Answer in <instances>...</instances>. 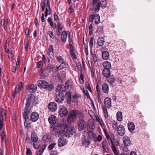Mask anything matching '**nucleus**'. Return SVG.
<instances>
[{
    "mask_svg": "<svg viewBox=\"0 0 155 155\" xmlns=\"http://www.w3.org/2000/svg\"><path fill=\"white\" fill-rule=\"evenodd\" d=\"M66 91V89L64 85L62 84H59L56 88V93H62Z\"/></svg>",
    "mask_w": 155,
    "mask_h": 155,
    "instance_id": "4468645a",
    "label": "nucleus"
},
{
    "mask_svg": "<svg viewBox=\"0 0 155 155\" xmlns=\"http://www.w3.org/2000/svg\"><path fill=\"white\" fill-rule=\"evenodd\" d=\"M111 140V143L112 144L111 145V148L114 154L115 155H119L118 153L117 152L116 148L115 147V145H114V143H113L112 140L110 139Z\"/></svg>",
    "mask_w": 155,
    "mask_h": 155,
    "instance_id": "c9c22d12",
    "label": "nucleus"
},
{
    "mask_svg": "<svg viewBox=\"0 0 155 155\" xmlns=\"http://www.w3.org/2000/svg\"><path fill=\"white\" fill-rule=\"evenodd\" d=\"M79 81L80 84H83L84 83V77L83 74L81 73L80 74Z\"/></svg>",
    "mask_w": 155,
    "mask_h": 155,
    "instance_id": "8fccbe9b",
    "label": "nucleus"
},
{
    "mask_svg": "<svg viewBox=\"0 0 155 155\" xmlns=\"http://www.w3.org/2000/svg\"><path fill=\"white\" fill-rule=\"evenodd\" d=\"M107 81L110 84H113L115 82V79L114 77L112 75L110 78H107Z\"/></svg>",
    "mask_w": 155,
    "mask_h": 155,
    "instance_id": "c03bdc74",
    "label": "nucleus"
},
{
    "mask_svg": "<svg viewBox=\"0 0 155 155\" xmlns=\"http://www.w3.org/2000/svg\"><path fill=\"white\" fill-rule=\"evenodd\" d=\"M128 129L130 132L132 133L134 130L135 126L133 123L129 122L127 124Z\"/></svg>",
    "mask_w": 155,
    "mask_h": 155,
    "instance_id": "5701e85b",
    "label": "nucleus"
},
{
    "mask_svg": "<svg viewBox=\"0 0 155 155\" xmlns=\"http://www.w3.org/2000/svg\"><path fill=\"white\" fill-rule=\"evenodd\" d=\"M50 66H46L45 68L42 69L40 72V75L42 78H45L49 75L50 72Z\"/></svg>",
    "mask_w": 155,
    "mask_h": 155,
    "instance_id": "20e7f679",
    "label": "nucleus"
},
{
    "mask_svg": "<svg viewBox=\"0 0 155 155\" xmlns=\"http://www.w3.org/2000/svg\"><path fill=\"white\" fill-rule=\"evenodd\" d=\"M104 76L106 78H108L110 75V69H104L102 71Z\"/></svg>",
    "mask_w": 155,
    "mask_h": 155,
    "instance_id": "b1692460",
    "label": "nucleus"
},
{
    "mask_svg": "<svg viewBox=\"0 0 155 155\" xmlns=\"http://www.w3.org/2000/svg\"><path fill=\"white\" fill-rule=\"evenodd\" d=\"M78 122V129L79 130H83L85 129L86 127V125L84 120L81 118Z\"/></svg>",
    "mask_w": 155,
    "mask_h": 155,
    "instance_id": "39448f33",
    "label": "nucleus"
},
{
    "mask_svg": "<svg viewBox=\"0 0 155 155\" xmlns=\"http://www.w3.org/2000/svg\"><path fill=\"white\" fill-rule=\"evenodd\" d=\"M29 41L28 39L25 40L24 42V43L25 45V48L26 50L28 49V45Z\"/></svg>",
    "mask_w": 155,
    "mask_h": 155,
    "instance_id": "680f3d73",
    "label": "nucleus"
},
{
    "mask_svg": "<svg viewBox=\"0 0 155 155\" xmlns=\"http://www.w3.org/2000/svg\"><path fill=\"white\" fill-rule=\"evenodd\" d=\"M88 113L91 117L92 118H93L95 116L94 112L91 110H88Z\"/></svg>",
    "mask_w": 155,
    "mask_h": 155,
    "instance_id": "6e6d98bb",
    "label": "nucleus"
},
{
    "mask_svg": "<svg viewBox=\"0 0 155 155\" xmlns=\"http://www.w3.org/2000/svg\"><path fill=\"white\" fill-rule=\"evenodd\" d=\"M82 142L83 146L87 147L91 143V140L85 137L82 139Z\"/></svg>",
    "mask_w": 155,
    "mask_h": 155,
    "instance_id": "f3484780",
    "label": "nucleus"
},
{
    "mask_svg": "<svg viewBox=\"0 0 155 155\" xmlns=\"http://www.w3.org/2000/svg\"><path fill=\"white\" fill-rule=\"evenodd\" d=\"M65 77L66 73L64 71H62L60 73L55 76L56 78H58L61 80L64 79Z\"/></svg>",
    "mask_w": 155,
    "mask_h": 155,
    "instance_id": "412c9836",
    "label": "nucleus"
},
{
    "mask_svg": "<svg viewBox=\"0 0 155 155\" xmlns=\"http://www.w3.org/2000/svg\"><path fill=\"white\" fill-rule=\"evenodd\" d=\"M67 37V32L65 31H63L62 32L61 36V41L63 43H64L66 42Z\"/></svg>",
    "mask_w": 155,
    "mask_h": 155,
    "instance_id": "c85d7f7f",
    "label": "nucleus"
},
{
    "mask_svg": "<svg viewBox=\"0 0 155 155\" xmlns=\"http://www.w3.org/2000/svg\"><path fill=\"white\" fill-rule=\"evenodd\" d=\"M48 22L49 23L50 25L53 28H56V25L55 24L53 23L52 19L50 17H49L48 19Z\"/></svg>",
    "mask_w": 155,
    "mask_h": 155,
    "instance_id": "a19ab883",
    "label": "nucleus"
},
{
    "mask_svg": "<svg viewBox=\"0 0 155 155\" xmlns=\"http://www.w3.org/2000/svg\"><path fill=\"white\" fill-rule=\"evenodd\" d=\"M31 140L34 143H36L38 140V137L37 134L35 132L32 133Z\"/></svg>",
    "mask_w": 155,
    "mask_h": 155,
    "instance_id": "bb28decb",
    "label": "nucleus"
},
{
    "mask_svg": "<svg viewBox=\"0 0 155 155\" xmlns=\"http://www.w3.org/2000/svg\"><path fill=\"white\" fill-rule=\"evenodd\" d=\"M80 96L79 94H75L72 98V101L74 103H76L78 101V99L79 97Z\"/></svg>",
    "mask_w": 155,
    "mask_h": 155,
    "instance_id": "37998d69",
    "label": "nucleus"
},
{
    "mask_svg": "<svg viewBox=\"0 0 155 155\" xmlns=\"http://www.w3.org/2000/svg\"><path fill=\"white\" fill-rule=\"evenodd\" d=\"M103 65L104 69H110L111 68V64L108 61L104 62L103 63Z\"/></svg>",
    "mask_w": 155,
    "mask_h": 155,
    "instance_id": "7c9ffc66",
    "label": "nucleus"
},
{
    "mask_svg": "<svg viewBox=\"0 0 155 155\" xmlns=\"http://www.w3.org/2000/svg\"><path fill=\"white\" fill-rule=\"evenodd\" d=\"M8 44L7 43L5 46V51L8 54L10 52H12L11 51L9 50V49L8 48V46L7 45H8Z\"/></svg>",
    "mask_w": 155,
    "mask_h": 155,
    "instance_id": "052dcab7",
    "label": "nucleus"
},
{
    "mask_svg": "<svg viewBox=\"0 0 155 155\" xmlns=\"http://www.w3.org/2000/svg\"><path fill=\"white\" fill-rule=\"evenodd\" d=\"M37 84L38 87L50 91H51L54 88L53 85L49 84L48 82L43 80H38L37 81Z\"/></svg>",
    "mask_w": 155,
    "mask_h": 155,
    "instance_id": "7ed1b4c3",
    "label": "nucleus"
},
{
    "mask_svg": "<svg viewBox=\"0 0 155 155\" xmlns=\"http://www.w3.org/2000/svg\"><path fill=\"white\" fill-rule=\"evenodd\" d=\"M31 102H32L31 100V99L30 97H28L27 98V103H26V106L27 107H27L25 110H26L27 108H30L29 107V106L30 105V104ZM30 108H31V110L32 111V109H31L32 107H30Z\"/></svg>",
    "mask_w": 155,
    "mask_h": 155,
    "instance_id": "de8ad7c7",
    "label": "nucleus"
},
{
    "mask_svg": "<svg viewBox=\"0 0 155 155\" xmlns=\"http://www.w3.org/2000/svg\"><path fill=\"white\" fill-rule=\"evenodd\" d=\"M123 141L125 146H129L130 145L131 140L130 138L127 136H125L123 137Z\"/></svg>",
    "mask_w": 155,
    "mask_h": 155,
    "instance_id": "ddd939ff",
    "label": "nucleus"
},
{
    "mask_svg": "<svg viewBox=\"0 0 155 155\" xmlns=\"http://www.w3.org/2000/svg\"><path fill=\"white\" fill-rule=\"evenodd\" d=\"M64 95L62 93H60L57 94L55 100L57 102L61 103L64 100Z\"/></svg>",
    "mask_w": 155,
    "mask_h": 155,
    "instance_id": "1a4fd4ad",
    "label": "nucleus"
},
{
    "mask_svg": "<svg viewBox=\"0 0 155 155\" xmlns=\"http://www.w3.org/2000/svg\"><path fill=\"white\" fill-rule=\"evenodd\" d=\"M51 137L50 135L46 134L43 137V140L46 142H48L51 140Z\"/></svg>",
    "mask_w": 155,
    "mask_h": 155,
    "instance_id": "49530a36",
    "label": "nucleus"
},
{
    "mask_svg": "<svg viewBox=\"0 0 155 155\" xmlns=\"http://www.w3.org/2000/svg\"><path fill=\"white\" fill-rule=\"evenodd\" d=\"M43 65V63L42 61H39L37 63V67L38 68H40Z\"/></svg>",
    "mask_w": 155,
    "mask_h": 155,
    "instance_id": "bf43d9fd",
    "label": "nucleus"
},
{
    "mask_svg": "<svg viewBox=\"0 0 155 155\" xmlns=\"http://www.w3.org/2000/svg\"><path fill=\"white\" fill-rule=\"evenodd\" d=\"M46 3H45V2H42L41 3L42 8V11L44 12L45 10V7H46Z\"/></svg>",
    "mask_w": 155,
    "mask_h": 155,
    "instance_id": "13d9d810",
    "label": "nucleus"
},
{
    "mask_svg": "<svg viewBox=\"0 0 155 155\" xmlns=\"http://www.w3.org/2000/svg\"><path fill=\"white\" fill-rule=\"evenodd\" d=\"M31 112L32 110L31 108H28L26 110H24L22 112L23 117L25 120L24 123L25 126L27 128H29L31 126L30 121L28 119V118L29 114Z\"/></svg>",
    "mask_w": 155,
    "mask_h": 155,
    "instance_id": "f03ea898",
    "label": "nucleus"
},
{
    "mask_svg": "<svg viewBox=\"0 0 155 155\" xmlns=\"http://www.w3.org/2000/svg\"><path fill=\"white\" fill-rule=\"evenodd\" d=\"M68 65L67 63L64 61L61 62V64L59 65L58 67L60 69H62L63 68L67 67Z\"/></svg>",
    "mask_w": 155,
    "mask_h": 155,
    "instance_id": "58836bf2",
    "label": "nucleus"
},
{
    "mask_svg": "<svg viewBox=\"0 0 155 155\" xmlns=\"http://www.w3.org/2000/svg\"><path fill=\"white\" fill-rule=\"evenodd\" d=\"M39 118V115L36 112H32L31 115V120L33 122H35Z\"/></svg>",
    "mask_w": 155,
    "mask_h": 155,
    "instance_id": "2eb2a0df",
    "label": "nucleus"
},
{
    "mask_svg": "<svg viewBox=\"0 0 155 155\" xmlns=\"http://www.w3.org/2000/svg\"><path fill=\"white\" fill-rule=\"evenodd\" d=\"M57 60L60 63L64 61V59L62 56H56Z\"/></svg>",
    "mask_w": 155,
    "mask_h": 155,
    "instance_id": "09e8293b",
    "label": "nucleus"
},
{
    "mask_svg": "<svg viewBox=\"0 0 155 155\" xmlns=\"http://www.w3.org/2000/svg\"><path fill=\"white\" fill-rule=\"evenodd\" d=\"M70 53L72 57H73L75 59L77 57L75 53L73 46L70 47Z\"/></svg>",
    "mask_w": 155,
    "mask_h": 155,
    "instance_id": "c756f323",
    "label": "nucleus"
},
{
    "mask_svg": "<svg viewBox=\"0 0 155 155\" xmlns=\"http://www.w3.org/2000/svg\"><path fill=\"white\" fill-rule=\"evenodd\" d=\"M117 131L119 135L123 136L125 133V129L123 125H120L117 127Z\"/></svg>",
    "mask_w": 155,
    "mask_h": 155,
    "instance_id": "6e6552de",
    "label": "nucleus"
},
{
    "mask_svg": "<svg viewBox=\"0 0 155 155\" xmlns=\"http://www.w3.org/2000/svg\"><path fill=\"white\" fill-rule=\"evenodd\" d=\"M110 147L109 141H104L102 142V147L105 151L108 150Z\"/></svg>",
    "mask_w": 155,
    "mask_h": 155,
    "instance_id": "6ab92c4d",
    "label": "nucleus"
},
{
    "mask_svg": "<svg viewBox=\"0 0 155 155\" xmlns=\"http://www.w3.org/2000/svg\"><path fill=\"white\" fill-rule=\"evenodd\" d=\"M106 0H103L102 3H101L102 8H105L107 6Z\"/></svg>",
    "mask_w": 155,
    "mask_h": 155,
    "instance_id": "5fc2aeb1",
    "label": "nucleus"
},
{
    "mask_svg": "<svg viewBox=\"0 0 155 155\" xmlns=\"http://www.w3.org/2000/svg\"><path fill=\"white\" fill-rule=\"evenodd\" d=\"M97 32L100 34H103L104 32L103 27L102 26H99L97 28Z\"/></svg>",
    "mask_w": 155,
    "mask_h": 155,
    "instance_id": "603ef678",
    "label": "nucleus"
},
{
    "mask_svg": "<svg viewBox=\"0 0 155 155\" xmlns=\"http://www.w3.org/2000/svg\"><path fill=\"white\" fill-rule=\"evenodd\" d=\"M102 87L104 93L107 94L109 91V86L108 84L106 83L102 85Z\"/></svg>",
    "mask_w": 155,
    "mask_h": 155,
    "instance_id": "a878e982",
    "label": "nucleus"
},
{
    "mask_svg": "<svg viewBox=\"0 0 155 155\" xmlns=\"http://www.w3.org/2000/svg\"><path fill=\"white\" fill-rule=\"evenodd\" d=\"M77 117L79 118H83L84 115L80 111L78 110H73L69 112L67 121L70 122H74L76 119Z\"/></svg>",
    "mask_w": 155,
    "mask_h": 155,
    "instance_id": "f257e3e1",
    "label": "nucleus"
},
{
    "mask_svg": "<svg viewBox=\"0 0 155 155\" xmlns=\"http://www.w3.org/2000/svg\"><path fill=\"white\" fill-rule=\"evenodd\" d=\"M29 41L28 39L25 40L24 42V43L25 45V48L26 50L28 49V45Z\"/></svg>",
    "mask_w": 155,
    "mask_h": 155,
    "instance_id": "e2e57ef3",
    "label": "nucleus"
},
{
    "mask_svg": "<svg viewBox=\"0 0 155 155\" xmlns=\"http://www.w3.org/2000/svg\"><path fill=\"white\" fill-rule=\"evenodd\" d=\"M92 28L93 26L92 24H90L89 27V34L90 35H91L92 34Z\"/></svg>",
    "mask_w": 155,
    "mask_h": 155,
    "instance_id": "69168bd1",
    "label": "nucleus"
},
{
    "mask_svg": "<svg viewBox=\"0 0 155 155\" xmlns=\"http://www.w3.org/2000/svg\"><path fill=\"white\" fill-rule=\"evenodd\" d=\"M104 39L103 37L99 38L97 40V44L99 46H102L104 44Z\"/></svg>",
    "mask_w": 155,
    "mask_h": 155,
    "instance_id": "72a5a7b5",
    "label": "nucleus"
},
{
    "mask_svg": "<svg viewBox=\"0 0 155 155\" xmlns=\"http://www.w3.org/2000/svg\"><path fill=\"white\" fill-rule=\"evenodd\" d=\"M6 111L3 108H2L1 110V116L0 118H1L4 120H5L6 118Z\"/></svg>",
    "mask_w": 155,
    "mask_h": 155,
    "instance_id": "cd10ccee",
    "label": "nucleus"
},
{
    "mask_svg": "<svg viewBox=\"0 0 155 155\" xmlns=\"http://www.w3.org/2000/svg\"><path fill=\"white\" fill-rule=\"evenodd\" d=\"M101 5V2H100L98 3L96 5L95 8V12H98L100 9Z\"/></svg>",
    "mask_w": 155,
    "mask_h": 155,
    "instance_id": "864d4df0",
    "label": "nucleus"
},
{
    "mask_svg": "<svg viewBox=\"0 0 155 155\" xmlns=\"http://www.w3.org/2000/svg\"><path fill=\"white\" fill-rule=\"evenodd\" d=\"M31 99V101L34 104H37L38 102V99L37 97H36L34 96L33 97L30 96Z\"/></svg>",
    "mask_w": 155,
    "mask_h": 155,
    "instance_id": "a18cd8bd",
    "label": "nucleus"
},
{
    "mask_svg": "<svg viewBox=\"0 0 155 155\" xmlns=\"http://www.w3.org/2000/svg\"><path fill=\"white\" fill-rule=\"evenodd\" d=\"M58 30L59 31L62 30L63 29L62 25H61L60 22H58Z\"/></svg>",
    "mask_w": 155,
    "mask_h": 155,
    "instance_id": "774afa93",
    "label": "nucleus"
},
{
    "mask_svg": "<svg viewBox=\"0 0 155 155\" xmlns=\"http://www.w3.org/2000/svg\"><path fill=\"white\" fill-rule=\"evenodd\" d=\"M71 94L70 91H67L65 94V97L67 99V103L68 104H70L71 102Z\"/></svg>",
    "mask_w": 155,
    "mask_h": 155,
    "instance_id": "393cba45",
    "label": "nucleus"
},
{
    "mask_svg": "<svg viewBox=\"0 0 155 155\" xmlns=\"http://www.w3.org/2000/svg\"><path fill=\"white\" fill-rule=\"evenodd\" d=\"M102 56L104 60H106L108 59L109 55L107 51H105L102 52Z\"/></svg>",
    "mask_w": 155,
    "mask_h": 155,
    "instance_id": "473e14b6",
    "label": "nucleus"
},
{
    "mask_svg": "<svg viewBox=\"0 0 155 155\" xmlns=\"http://www.w3.org/2000/svg\"><path fill=\"white\" fill-rule=\"evenodd\" d=\"M95 122L93 119L89 120L87 123V126L88 128L92 130H94L95 128Z\"/></svg>",
    "mask_w": 155,
    "mask_h": 155,
    "instance_id": "9d476101",
    "label": "nucleus"
},
{
    "mask_svg": "<svg viewBox=\"0 0 155 155\" xmlns=\"http://www.w3.org/2000/svg\"><path fill=\"white\" fill-rule=\"evenodd\" d=\"M104 104L105 106L110 108L111 106V99L109 97H106L104 100Z\"/></svg>",
    "mask_w": 155,
    "mask_h": 155,
    "instance_id": "a211bd4d",
    "label": "nucleus"
},
{
    "mask_svg": "<svg viewBox=\"0 0 155 155\" xmlns=\"http://www.w3.org/2000/svg\"><path fill=\"white\" fill-rule=\"evenodd\" d=\"M26 88L30 92H35L37 90V87L36 85L31 84L28 85Z\"/></svg>",
    "mask_w": 155,
    "mask_h": 155,
    "instance_id": "dca6fc26",
    "label": "nucleus"
},
{
    "mask_svg": "<svg viewBox=\"0 0 155 155\" xmlns=\"http://www.w3.org/2000/svg\"><path fill=\"white\" fill-rule=\"evenodd\" d=\"M50 69H52V77H54L55 75V73L57 72V71H58V69H59V67H51V66H50Z\"/></svg>",
    "mask_w": 155,
    "mask_h": 155,
    "instance_id": "4c0bfd02",
    "label": "nucleus"
},
{
    "mask_svg": "<svg viewBox=\"0 0 155 155\" xmlns=\"http://www.w3.org/2000/svg\"><path fill=\"white\" fill-rule=\"evenodd\" d=\"M56 145V143H54L51 144L48 147V149L50 150H52Z\"/></svg>",
    "mask_w": 155,
    "mask_h": 155,
    "instance_id": "4d7b16f0",
    "label": "nucleus"
},
{
    "mask_svg": "<svg viewBox=\"0 0 155 155\" xmlns=\"http://www.w3.org/2000/svg\"><path fill=\"white\" fill-rule=\"evenodd\" d=\"M62 136L64 137H66L67 136L65 135V129L62 128L61 129L59 132V137L60 138V137H63Z\"/></svg>",
    "mask_w": 155,
    "mask_h": 155,
    "instance_id": "f704fd0d",
    "label": "nucleus"
},
{
    "mask_svg": "<svg viewBox=\"0 0 155 155\" xmlns=\"http://www.w3.org/2000/svg\"><path fill=\"white\" fill-rule=\"evenodd\" d=\"M1 24L2 26H4L5 25L8 24V19L6 20V21L5 19H2L1 21Z\"/></svg>",
    "mask_w": 155,
    "mask_h": 155,
    "instance_id": "3c124183",
    "label": "nucleus"
},
{
    "mask_svg": "<svg viewBox=\"0 0 155 155\" xmlns=\"http://www.w3.org/2000/svg\"><path fill=\"white\" fill-rule=\"evenodd\" d=\"M64 137H60L58 144L59 147H62L67 143L68 141Z\"/></svg>",
    "mask_w": 155,
    "mask_h": 155,
    "instance_id": "9b49d317",
    "label": "nucleus"
},
{
    "mask_svg": "<svg viewBox=\"0 0 155 155\" xmlns=\"http://www.w3.org/2000/svg\"><path fill=\"white\" fill-rule=\"evenodd\" d=\"M59 115L61 117H63L66 116L68 114V110L65 107H61L59 111Z\"/></svg>",
    "mask_w": 155,
    "mask_h": 155,
    "instance_id": "0eeeda50",
    "label": "nucleus"
},
{
    "mask_svg": "<svg viewBox=\"0 0 155 155\" xmlns=\"http://www.w3.org/2000/svg\"><path fill=\"white\" fill-rule=\"evenodd\" d=\"M94 20H95V23L96 24H98L100 22V17L98 14H96L94 15Z\"/></svg>",
    "mask_w": 155,
    "mask_h": 155,
    "instance_id": "79ce46f5",
    "label": "nucleus"
},
{
    "mask_svg": "<svg viewBox=\"0 0 155 155\" xmlns=\"http://www.w3.org/2000/svg\"><path fill=\"white\" fill-rule=\"evenodd\" d=\"M65 129V135L69 136L70 135L73 134H75V130L74 127H70L69 128L66 127Z\"/></svg>",
    "mask_w": 155,
    "mask_h": 155,
    "instance_id": "423d86ee",
    "label": "nucleus"
},
{
    "mask_svg": "<svg viewBox=\"0 0 155 155\" xmlns=\"http://www.w3.org/2000/svg\"><path fill=\"white\" fill-rule=\"evenodd\" d=\"M48 34L51 38L53 39L54 38V34L52 31H48Z\"/></svg>",
    "mask_w": 155,
    "mask_h": 155,
    "instance_id": "338daca9",
    "label": "nucleus"
},
{
    "mask_svg": "<svg viewBox=\"0 0 155 155\" xmlns=\"http://www.w3.org/2000/svg\"><path fill=\"white\" fill-rule=\"evenodd\" d=\"M88 139L91 140V139L94 138V140L95 139L96 135L92 131H89L88 132Z\"/></svg>",
    "mask_w": 155,
    "mask_h": 155,
    "instance_id": "e433bc0d",
    "label": "nucleus"
},
{
    "mask_svg": "<svg viewBox=\"0 0 155 155\" xmlns=\"http://www.w3.org/2000/svg\"><path fill=\"white\" fill-rule=\"evenodd\" d=\"M117 120L118 121H121L123 119L122 114L120 111L118 112L117 113Z\"/></svg>",
    "mask_w": 155,
    "mask_h": 155,
    "instance_id": "ea45409f",
    "label": "nucleus"
},
{
    "mask_svg": "<svg viewBox=\"0 0 155 155\" xmlns=\"http://www.w3.org/2000/svg\"><path fill=\"white\" fill-rule=\"evenodd\" d=\"M56 117L53 115L51 116L48 118V121L51 125H54L56 122Z\"/></svg>",
    "mask_w": 155,
    "mask_h": 155,
    "instance_id": "aec40b11",
    "label": "nucleus"
},
{
    "mask_svg": "<svg viewBox=\"0 0 155 155\" xmlns=\"http://www.w3.org/2000/svg\"><path fill=\"white\" fill-rule=\"evenodd\" d=\"M64 86L68 89H71L73 87V83L72 82L67 81L66 82Z\"/></svg>",
    "mask_w": 155,
    "mask_h": 155,
    "instance_id": "2f4dec72",
    "label": "nucleus"
},
{
    "mask_svg": "<svg viewBox=\"0 0 155 155\" xmlns=\"http://www.w3.org/2000/svg\"><path fill=\"white\" fill-rule=\"evenodd\" d=\"M69 39V43L70 47H73L72 44H73V42L72 41V38H71L70 36H69L68 37Z\"/></svg>",
    "mask_w": 155,
    "mask_h": 155,
    "instance_id": "0e129e2a",
    "label": "nucleus"
},
{
    "mask_svg": "<svg viewBox=\"0 0 155 155\" xmlns=\"http://www.w3.org/2000/svg\"><path fill=\"white\" fill-rule=\"evenodd\" d=\"M48 107L49 109L52 112L55 111L57 108L56 104L54 102L50 103L48 105Z\"/></svg>",
    "mask_w": 155,
    "mask_h": 155,
    "instance_id": "f8f14e48",
    "label": "nucleus"
},
{
    "mask_svg": "<svg viewBox=\"0 0 155 155\" xmlns=\"http://www.w3.org/2000/svg\"><path fill=\"white\" fill-rule=\"evenodd\" d=\"M52 10L51 9L49 4H46L45 12V16L47 17L48 14H51Z\"/></svg>",
    "mask_w": 155,
    "mask_h": 155,
    "instance_id": "4be33fe9",
    "label": "nucleus"
}]
</instances>
